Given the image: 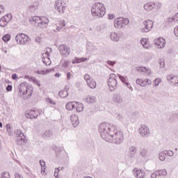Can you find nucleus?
<instances>
[{
  "label": "nucleus",
  "mask_w": 178,
  "mask_h": 178,
  "mask_svg": "<svg viewBox=\"0 0 178 178\" xmlns=\"http://www.w3.org/2000/svg\"><path fill=\"white\" fill-rule=\"evenodd\" d=\"M55 70L54 68H49L46 70H40V74H48V73H51V72H54Z\"/></svg>",
  "instance_id": "obj_38"
},
{
  "label": "nucleus",
  "mask_w": 178,
  "mask_h": 178,
  "mask_svg": "<svg viewBox=\"0 0 178 178\" xmlns=\"http://www.w3.org/2000/svg\"><path fill=\"white\" fill-rule=\"evenodd\" d=\"M156 8L155 3L154 2H147L143 5V9L145 12H147V13L149 12H152Z\"/></svg>",
  "instance_id": "obj_19"
},
{
  "label": "nucleus",
  "mask_w": 178,
  "mask_h": 178,
  "mask_svg": "<svg viewBox=\"0 0 178 178\" xmlns=\"http://www.w3.org/2000/svg\"><path fill=\"white\" fill-rule=\"evenodd\" d=\"M167 80L170 84H173V86H177L178 87V76L173 74H170L167 76Z\"/></svg>",
  "instance_id": "obj_21"
},
{
  "label": "nucleus",
  "mask_w": 178,
  "mask_h": 178,
  "mask_svg": "<svg viewBox=\"0 0 178 178\" xmlns=\"http://www.w3.org/2000/svg\"><path fill=\"white\" fill-rule=\"evenodd\" d=\"M91 13L93 17H104L106 8L102 3L96 2L91 6Z\"/></svg>",
  "instance_id": "obj_2"
},
{
  "label": "nucleus",
  "mask_w": 178,
  "mask_h": 178,
  "mask_svg": "<svg viewBox=\"0 0 178 178\" xmlns=\"http://www.w3.org/2000/svg\"><path fill=\"white\" fill-rule=\"evenodd\" d=\"M118 76L120 80H121L122 83H123L124 84L127 82V76H123L120 74H118Z\"/></svg>",
  "instance_id": "obj_44"
},
{
  "label": "nucleus",
  "mask_w": 178,
  "mask_h": 178,
  "mask_svg": "<svg viewBox=\"0 0 178 178\" xmlns=\"http://www.w3.org/2000/svg\"><path fill=\"white\" fill-rule=\"evenodd\" d=\"M130 23V21L127 18L118 17L114 19V27L119 30L124 29L127 24Z\"/></svg>",
  "instance_id": "obj_5"
},
{
  "label": "nucleus",
  "mask_w": 178,
  "mask_h": 178,
  "mask_svg": "<svg viewBox=\"0 0 178 178\" xmlns=\"http://www.w3.org/2000/svg\"><path fill=\"white\" fill-rule=\"evenodd\" d=\"M44 137L46 138H49V137H52V132L50 130H47L44 133Z\"/></svg>",
  "instance_id": "obj_42"
},
{
  "label": "nucleus",
  "mask_w": 178,
  "mask_h": 178,
  "mask_svg": "<svg viewBox=\"0 0 178 178\" xmlns=\"http://www.w3.org/2000/svg\"><path fill=\"white\" fill-rule=\"evenodd\" d=\"M116 74L112 73L110 74L108 80V86L109 91H115L118 88V80H116Z\"/></svg>",
  "instance_id": "obj_6"
},
{
  "label": "nucleus",
  "mask_w": 178,
  "mask_h": 178,
  "mask_svg": "<svg viewBox=\"0 0 178 178\" xmlns=\"http://www.w3.org/2000/svg\"><path fill=\"white\" fill-rule=\"evenodd\" d=\"M6 129H7V131L9 135H11L12 134V132L10 131V129H12L11 126H10V124H7L6 125Z\"/></svg>",
  "instance_id": "obj_50"
},
{
  "label": "nucleus",
  "mask_w": 178,
  "mask_h": 178,
  "mask_svg": "<svg viewBox=\"0 0 178 178\" xmlns=\"http://www.w3.org/2000/svg\"><path fill=\"white\" fill-rule=\"evenodd\" d=\"M59 51L60 55H62V56H65V58H67V56L70 55V47L66 44H60L59 47Z\"/></svg>",
  "instance_id": "obj_12"
},
{
  "label": "nucleus",
  "mask_w": 178,
  "mask_h": 178,
  "mask_svg": "<svg viewBox=\"0 0 178 178\" xmlns=\"http://www.w3.org/2000/svg\"><path fill=\"white\" fill-rule=\"evenodd\" d=\"M48 24H49V19L47 17H40L38 27L40 29H47Z\"/></svg>",
  "instance_id": "obj_18"
},
{
  "label": "nucleus",
  "mask_w": 178,
  "mask_h": 178,
  "mask_svg": "<svg viewBox=\"0 0 178 178\" xmlns=\"http://www.w3.org/2000/svg\"><path fill=\"white\" fill-rule=\"evenodd\" d=\"M136 70L138 73H144L145 76H150L151 74V68L146 67H136Z\"/></svg>",
  "instance_id": "obj_20"
},
{
  "label": "nucleus",
  "mask_w": 178,
  "mask_h": 178,
  "mask_svg": "<svg viewBox=\"0 0 178 178\" xmlns=\"http://www.w3.org/2000/svg\"><path fill=\"white\" fill-rule=\"evenodd\" d=\"M46 102H47V104H50V105H56V104L55 101L52 100V99H51L49 97L46 99Z\"/></svg>",
  "instance_id": "obj_46"
},
{
  "label": "nucleus",
  "mask_w": 178,
  "mask_h": 178,
  "mask_svg": "<svg viewBox=\"0 0 178 178\" xmlns=\"http://www.w3.org/2000/svg\"><path fill=\"white\" fill-rule=\"evenodd\" d=\"M161 83H162V79L161 78H157V79H154V81L153 82V86L154 87H158V86H159V84H161Z\"/></svg>",
  "instance_id": "obj_39"
},
{
  "label": "nucleus",
  "mask_w": 178,
  "mask_h": 178,
  "mask_svg": "<svg viewBox=\"0 0 178 178\" xmlns=\"http://www.w3.org/2000/svg\"><path fill=\"white\" fill-rule=\"evenodd\" d=\"M116 16L114 14H108V20H113Z\"/></svg>",
  "instance_id": "obj_52"
},
{
  "label": "nucleus",
  "mask_w": 178,
  "mask_h": 178,
  "mask_svg": "<svg viewBox=\"0 0 178 178\" xmlns=\"http://www.w3.org/2000/svg\"><path fill=\"white\" fill-rule=\"evenodd\" d=\"M15 178H23V177L22 176V175L19 174L18 172L15 173Z\"/></svg>",
  "instance_id": "obj_63"
},
{
  "label": "nucleus",
  "mask_w": 178,
  "mask_h": 178,
  "mask_svg": "<svg viewBox=\"0 0 178 178\" xmlns=\"http://www.w3.org/2000/svg\"><path fill=\"white\" fill-rule=\"evenodd\" d=\"M3 41L4 42H8V41H10V35L9 34H6L2 37Z\"/></svg>",
  "instance_id": "obj_41"
},
{
  "label": "nucleus",
  "mask_w": 178,
  "mask_h": 178,
  "mask_svg": "<svg viewBox=\"0 0 178 178\" xmlns=\"http://www.w3.org/2000/svg\"><path fill=\"white\" fill-rule=\"evenodd\" d=\"M134 176L136 178H145V171L138 168H135L133 170Z\"/></svg>",
  "instance_id": "obj_17"
},
{
  "label": "nucleus",
  "mask_w": 178,
  "mask_h": 178,
  "mask_svg": "<svg viewBox=\"0 0 178 178\" xmlns=\"http://www.w3.org/2000/svg\"><path fill=\"white\" fill-rule=\"evenodd\" d=\"M124 138L123 132L115 128L107 141L108 143H113V144H122Z\"/></svg>",
  "instance_id": "obj_4"
},
{
  "label": "nucleus",
  "mask_w": 178,
  "mask_h": 178,
  "mask_svg": "<svg viewBox=\"0 0 178 178\" xmlns=\"http://www.w3.org/2000/svg\"><path fill=\"white\" fill-rule=\"evenodd\" d=\"M173 22H175V17H168V18L167 19V22H168V23H173Z\"/></svg>",
  "instance_id": "obj_54"
},
{
  "label": "nucleus",
  "mask_w": 178,
  "mask_h": 178,
  "mask_svg": "<svg viewBox=\"0 0 178 178\" xmlns=\"http://www.w3.org/2000/svg\"><path fill=\"white\" fill-rule=\"evenodd\" d=\"M86 60H87V58L76 57L74 60H72V63L74 65V63H81V62H86Z\"/></svg>",
  "instance_id": "obj_31"
},
{
  "label": "nucleus",
  "mask_w": 178,
  "mask_h": 178,
  "mask_svg": "<svg viewBox=\"0 0 178 178\" xmlns=\"http://www.w3.org/2000/svg\"><path fill=\"white\" fill-rule=\"evenodd\" d=\"M59 172H60L59 168H56V169H55V171H54V176H55L56 178H58V173H59Z\"/></svg>",
  "instance_id": "obj_58"
},
{
  "label": "nucleus",
  "mask_w": 178,
  "mask_h": 178,
  "mask_svg": "<svg viewBox=\"0 0 178 178\" xmlns=\"http://www.w3.org/2000/svg\"><path fill=\"white\" fill-rule=\"evenodd\" d=\"M40 115V112L36 110H30L25 113V116L27 119H35Z\"/></svg>",
  "instance_id": "obj_16"
},
{
  "label": "nucleus",
  "mask_w": 178,
  "mask_h": 178,
  "mask_svg": "<svg viewBox=\"0 0 178 178\" xmlns=\"http://www.w3.org/2000/svg\"><path fill=\"white\" fill-rule=\"evenodd\" d=\"M18 140H21V141H24L26 140V136H24V134L22 132V131H17Z\"/></svg>",
  "instance_id": "obj_37"
},
{
  "label": "nucleus",
  "mask_w": 178,
  "mask_h": 178,
  "mask_svg": "<svg viewBox=\"0 0 178 178\" xmlns=\"http://www.w3.org/2000/svg\"><path fill=\"white\" fill-rule=\"evenodd\" d=\"M75 109H76V112H77L78 113H80V112H83V111H84V105H83V104L80 102H76L75 104Z\"/></svg>",
  "instance_id": "obj_29"
},
{
  "label": "nucleus",
  "mask_w": 178,
  "mask_h": 178,
  "mask_svg": "<svg viewBox=\"0 0 178 178\" xmlns=\"http://www.w3.org/2000/svg\"><path fill=\"white\" fill-rule=\"evenodd\" d=\"M143 27L140 29L141 33H148L151 31L154 27V22L150 19H147L143 22Z\"/></svg>",
  "instance_id": "obj_10"
},
{
  "label": "nucleus",
  "mask_w": 178,
  "mask_h": 178,
  "mask_svg": "<svg viewBox=\"0 0 178 178\" xmlns=\"http://www.w3.org/2000/svg\"><path fill=\"white\" fill-rule=\"evenodd\" d=\"M85 101L88 104H93V102H95V101H97V99L94 96H88L86 98H85Z\"/></svg>",
  "instance_id": "obj_32"
},
{
  "label": "nucleus",
  "mask_w": 178,
  "mask_h": 178,
  "mask_svg": "<svg viewBox=\"0 0 178 178\" xmlns=\"http://www.w3.org/2000/svg\"><path fill=\"white\" fill-rule=\"evenodd\" d=\"M152 84V81L149 79H145L141 82V87H147V86H151Z\"/></svg>",
  "instance_id": "obj_30"
},
{
  "label": "nucleus",
  "mask_w": 178,
  "mask_h": 178,
  "mask_svg": "<svg viewBox=\"0 0 178 178\" xmlns=\"http://www.w3.org/2000/svg\"><path fill=\"white\" fill-rule=\"evenodd\" d=\"M40 165L42 168H42H43V172H45V161H44V160H40Z\"/></svg>",
  "instance_id": "obj_48"
},
{
  "label": "nucleus",
  "mask_w": 178,
  "mask_h": 178,
  "mask_svg": "<svg viewBox=\"0 0 178 178\" xmlns=\"http://www.w3.org/2000/svg\"><path fill=\"white\" fill-rule=\"evenodd\" d=\"M138 134L142 138H147L151 136V130L147 124H140L138 128Z\"/></svg>",
  "instance_id": "obj_7"
},
{
  "label": "nucleus",
  "mask_w": 178,
  "mask_h": 178,
  "mask_svg": "<svg viewBox=\"0 0 178 178\" xmlns=\"http://www.w3.org/2000/svg\"><path fill=\"white\" fill-rule=\"evenodd\" d=\"M159 159L161 162H164L165 159H166V153H165V151L159 154Z\"/></svg>",
  "instance_id": "obj_36"
},
{
  "label": "nucleus",
  "mask_w": 178,
  "mask_h": 178,
  "mask_svg": "<svg viewBox=\"0 0 178 178\" xmlns=\"http://www.w3.org/2000/svg\"><path fill=\"white\" fill-rule=\"evenodd\" d=\"M174 34L176 37H178V26L174 29Z\"/></svg>",
  "instance_id": "obj_60"
},
{
  "label": "nucleus",
  "mask_w": 178,
  "mask_h": 178,
  "mask_svg": "<svg viewBox=\"0 0 178 178\" xmlns=\"http://www.w3.org/2000/svg\"><path fill=\"white\" fill-rule=\"evenodd\" d=\"M143 79H137L136 80V84H138V86H140V87H141V83H143Z\"/></svg>",
  "instance_id": "obj_56"
},
{
  "label": "nucleus",
  "mask_w": 178,
  "mask_h": 178,
  "mask_svg": "<svg viewBox=\"0 0 178 178\" xmlns=\"http://www.w3.org/2000/svg\"><path fill=\"white\" fill-rule=\"evenodd\" d=\"M58 95L59 97H60V98H66V97L69 95V93L67 92V90L66 89H64V90H61L58 92Z\"/></svg>",
  "instance_id": "obj_34"
},
{
  "label": "nucleus",
  "mask_w": 178,
  "mask_h": 178,
  "mask_svg": "<svg viewBox=\"0 0 178 178\" xmlns=\"http://www.w3.org/2000/svg\"><path fill=\"white\" fill-rule=\"evenodd\" d=\"M43 58L42 62L44 64L46 65V66H49L51 65V59H49V53L46 52L42 54Z\"/></svg>",
  "instance_id": "obj_24"
},
{
  "label": "nucleus",
  "mask_w": 178,
  "mask_h": 178,
  "mask_svg": "<svg viewBox=\"0 0 178 178\" xmlns=\"http://www.w3.org/2000/svg\"><path fill=\"white\" fill-rule=\"evenodd\" d=\"M154 44L158 49H163L166 46V40L163 38H159L154 40Z\"/></svg>",
  "instance_id": "obj_14"
},
{
  "label": "nucleus",
  "mask_w": 178,
  "mask_h": 178,
  "mask_svg": "<svg viewBox=\"0 0 178 178\" xmlns=\"http://www.w3.org/2000/svg\"><path fill=\"white\" fill-rule=\"evenodd\" d=\"M15 41L17 43L20 44L21 45H26L30 42V38L29 35L24 33H18L15 36Z\"/></svg>",
  "instance_id": "obj_9"
},
{
  "label": "nucleus",
  "mask_w": 178,
  "mask_h": 178,
  "mask_svg": "<svg viewBox=\"0 0 178 178\" xmlns=\"http://www.w3.org/2000/svg\"><path fill=\"white\" fill-rule=\"evenodd\" d=\"M76 102H70L66 104L65 108L67 111H73V109L76 108Z\"/></svg>",
  "instance_id": "obj_28"
},
{
  "label": "nucleus",
  "mask_w": 178,
  "mask_h": 178,
  "mask_svg": "<svg viewBox=\"0 0 178 178\" xmlns=\"http://www.w3.org/2000/svg\"><path fill=\"white\" fill-rule=\"evenodd\" d=\"M0 178H10V174H9L8 172H2Z\"/></svg>",
  "instance_id": "obj_45"
},
{
  "label": "nucleus",
  "mask_w": 178,
  "mask_h": 178,
  "mask_svg": "<svg viewBox=\"0 0 178 178\" xmlns=\"http://www.w3.org/2000/svg\"><path fill=\"white\" fill-rule=\"evenodd\" d=\"M110 38L112 41H114V42H118V41L120 40V34L116 32H112L110 34Z\"/></svg>",
  "instance_id": "obj_27"
},
{
  "label": "nucleus",
  "mask_w": 178,
  "mask_h": 178,
  "mask_svg": "<svg viewBox=\"0 0 178 178\" xmlns=\"http://www.w3.org/2000/svg\"><path fill=\"white\" fill-rule=\"evenodd\" d=\"M173 17H174L175 22H178V13Z\"/></svg>",
  "instance_id": "obj_64"
},
{
  "label": "nucleus",
  "mask_w": 178,
  "mask_h": 178,
  "mask_svg": "<svg viewBox=\"0 0 178 178\" xmlns=\"http://www.w3.org/2000/svg\"><path fill=\"white\" fill-rule=\"evenodd\" d=\"M61 66L62 67H67L69 66V61L66 60H61Z\"/></svg>",
  "instance_id": "obj_43"
},
{
  "label": "nucleus",
  "mask_w": 178,
  "mask_h": 178,
  "mask_svg": "<svg viewBox=\"0 0 178 178\" xmlns=\"http://www.w3.org/2000/svg\"><path fill=\"white\" fill-rule=\"evenodd\" d=\"M70 118L73 127H77L80 123V121L79 120V116H77L76 114H72Z\"/></svg>",
  "instance_id": "obj_23"
},
{
  "label": "nucleus",
  "mask_w": 178,
  "mask_h": 178,
  "mask_svg": "<svg viewBox=\"0 0 178 178\" xmlns=\"http://www.w3.org/2000/svg\"><path fill=\"white\" fill-rule=\"evenodd\" d=\"M12 20V15L7 14L0 19L1 27H5L8 26V23Z\"/></svg>",
  "instance_id": "obj_15"
},
{
  "label": "nucleus",
  "mask_w": 178,
  "mask_h": 178,
  "mask_svg": "<svg viewBox=\"0 0 178 178\" xmlns=\"http://www.w3.org/2000/svg\"><path fill=\"white\" fill-rule=\"evenodd\" d=\"M60 26L63 27H65L66 26V22H65V20H62L60 22Z\"/></svg>",
  "instance_id": "obj_59"
},
{
  "label": "nucleus",
  "mask_w": 178,
  "mask_h": 178,
  "mask_svg": "<svg viewBox=\"0 0 178 178\" xmlns=\"http://www.w3.org/2000/svg\"><path fill=\"white\" fill-rule=\"evenodd\" d=\"M54 8L59 15H63L66 12V3L62 0H56L54 3Z\"/></svg>",
  "instance_id": "obj_8"
},
{
  "label": "nucleus",
  "mask_w": 178,
  "mask_h": 178,
  "mask_svg": "<svg viewBox=\"0 0 178 178\" xmlns=\"http://www.w3.org/2000/svg\"><path fill=\"white\" fill-rule=\"evenodd\" d=\"M159 65H160V67H165V60H160Z\"/></svg>",
  "instance_id": "obj_57"
},
{
  "label": "nucleus",
  "mask_w": 178,
  "mask_h": 178,
  "mask_svg": "<svg viewBox=\"0 0 178 178\" xmlns=\"http://www.w3.org/2000/svg\"><path fill=\"white\" fill-rule=\"evenodd\" d=\"M156 172L159 177L161 176H166L168 175V172L166 171V170H156Z\"/></svg>",
  "instance_id": "obj_35"
},
{
  "label": "nucleus",
  "mask_w": 178,
  "mask_h": 178,
  "mask_svg": "<svg viewBox=\"0 0 178 178\" xmlns=\"http://www.w3.org/2000/svg\"><path fill=\"white\" fill-rule=\"evenodd\" d=\"M33 84H36L38 87H41V85L40 84V81L37 80V79L35 78V80H33Z\"/></svg>",
  "instance_id": "obj_55"
},
{
  "label": "nucleus",
  "mask_w": 178,
  "mask_h": 178,
  "mask_svg": "<svg viewBox=\"0 0 178 178\" xmlns=\"http://www.w3.org/2000/svg\"><path fill=\"white\" fill-rule=\"evenodd\" d=\"M116 118L120 122H123V120H124V117L122 114H118Z\"/></svg>",
  "instance_id": "obj_49"
},
{
  "label": "nucleus",
  "mask_w": 178,
  "mask_h": 178,
  "mask_svg": "<svg viewBox=\"0 0 178 178\" xmlns=\"http://www.w3.org/2000/svg\"><path fill=\"white\" fill-rule=\"evenodd\" d=\"M140 155L142 156V158H145L147 155H148V150L143 149L140 152Z\"/></svg>",
  "instance_id": "obj_40"
},
{
  "label": "nucleus",
  "mask_w": 178,
  "mask_h": 178,
  "mask_svg": "<svg viewBox=\"0 0 178 178\" xmlns=\"http://www.w3.org/2000/svg\"><path fill=\"white\" fill-rule=\"evenodd\" d=\"M156 7L157 8V9H161V8H162V3L161 2H159V3H156Z\"/></svg>",
  "instance_id": "obj_61"
},
{
  "label": "nucleus",
  "mask_w": 178,
  "mask_h": 178,
  "mask_svg": "<svg viewBox=\"0 0 178 178\" xmlns=\"http://www.w3.org/2000/svg\"><path fill=\"white\" fill-rule=\"evenodd\" d=\"M136 154H137V147L134 146H131V147H129L128 156L129 158H134V156H136Z\"/></svg>",
  "instance_id": "obj_26"
},
{
  "label": "nucleus",
  "mask_w": 178,
  "mask_h": 178,
  "mask_svg": "<svg viewBox=\"0 0 178 178\" xmlns=\"http://www.w3.org/2000/svg\"><path fill=\"white\" fill-rule=\"evenodd\" d=\"M84 80L86 81L87 86L92 90L97 88V82L94 81L88 74L84 75Z\"/></svg>",
  "instance_id": "obj_11"
},
{
  "label": "nucleus",
  "mask_w": 178,
  "mask_h": 178,
  "mask_svg": "<svg viewBox=\"0 0 178 178\" xmlns=\"http://www.w3.org/2000/svg\"><path fill=\"white\" fill-rule=\"evenodd\" d=\"M41 19V17H38V16H35L33 17L31 19L30 22L34 23V24H38V27L40 24V20Z\"/></svg>",
  "instance_id": "obj_33"
},
{
  "label": "nucleus",
  "mask_w": 178,
  "mask_h": 178,
  "mask_svg": "<svg viewBox=\"0 0 178 178\" xmlns=\"http://www.w3.org/2000/svg\"><path fill=\"white\" fill-rule=\"evenodd\" d=\"M164 152L165 153V155H168V156H173V155H175V153L172 150H164Z\"/></svg>",
  "instance_id": "obj_47"
},
{
  "label": "nucleus",
  "mask_w": 178,
  "mask_h": 178,
  "mask_svg": "<svg viewBox=\"0 0 178 178\" xmlns=\"http://www.w3.org/2000/svg\"><path fill=\"white\" fill-rule=\"evenodd\" d=\"M112 101L114 104H123V97L119 93L113 94Z\"/></svg>",
  "instance_id": "obj_22"
},
{
  "label": "nucleus",
  "mask_w": 178,
  "mask_h": 178,
  "mask_svg": "<svg viewBox=\"0 0 178 178\" xmlns=\"http://www.w3.org/2000/svg\"><path fill=\"white\" fill-rule=\"evenodd\" d=\"M140 44L145 49H149V48H151L148 38H142L140 40Z\"/></svg>",
  "instance_id": "obj_25"
},
{
  "label": "nucleus",
  "mask_w": 178,
  "mask_h": 178,
  "mask_svg": "<svg viewBox=\"0 0 178 178\" xmlns=\"http://www.w3.org/2000/svg\"><path fill=\"white\" fill-rule=\"evenodd\" d=\"M19 93L24 99H29L33 95V87L29 86L27 83H22L19 87Z\"/></svg>",
  "instance_id": "obj_3"
},
{
  "label": "nucleus",
  "mask_w": 178,
  "mask_h": 178,
  "mask_svg": "<svg viewBox=\"0 0 178 178\" xmlns=\"http://www.w3.org/2000/svg\"><path fill=\"white\" fill-rule=\"evenodd\" d=\"M159 177L158 173L156 171H154L153 173L151 174L150 178H156Z\"/></svg>",
  "instance_id": "obj_53"
},
{
  "label": "nucleus",
  "mask_w": 178,
  "mask_h": 178,
  "mask_svg": "<svg viewBox=\"0 0 178 178\" xmlns=\"http://www.w3.org/2000/svg\"><path fill=\"white\" fill-rule=\"evenodd\" d=\"M38 9H40V1L38 0L31 3L28 7V10L31 13H35Z\"/></svg>",
  "instance_id": "obj_13"
},
{
  "label": "nucleus",
  "mask_w": 178,
  "mask_h": 178,
  "mask_svg": "<svg viewBox=\"0 0 178 178\" xmlns=\"http://www.w3.org/2000/svg\"><path fill=\"white\" fill-rule=\"evenodd\" d=\"M107 63H108V65H109L110 66H113V65L116 63V62L108 60V61H107Z\"/></svg>",
  "instance_id": "obj_62"
},
{
  "label": "nucleus",
  "mask_w": 178,
  "mask_h": 178,
  "mask_svg": "<svg viewBox=\"0 0 178 178\" xmlns=\"http://www.w3.org/2000/svg\"><path fill=\"white\" fill-rule=\"evenodd\" d=\"M25 79H27L29 81H31L32 83L35 80V78L29 76H25Z\"/></svg>",
  "instance_id": "obj_51"
},
{
  "label": "nucleus",
  "mask_w": 178,
  "mask_h": 178,
  "mask_svg": "<svg viewBox=\"0 0 178 178\" xmlns=\"http://www.w3.org/2000/svg\"><path fill=\"white\" fill-rule=\"evenodd\" d=\"M114 130L115 127L109 123L103 122L99 126L100 136L103 140H105V141H108Z\"/></svg>",
  "instance_id": "obj_1"
}]
</instances>
